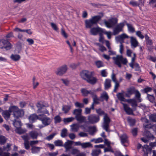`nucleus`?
Here are the masks:
<instances>
[{
    "instance_id": "f257e3e1",
    "label": "nucleus",
    "mask_w": 156,
    "mask_h": 156,
    "mask_svg": "<svg viewBox=\"0 0 156 156\" xmlns=\"http://www.w3.org/2000/svg\"><path fill=\"white\" fill-rule=\"evenodd\" d=\"M94 73L87 70H83L80 73V76L83 80L92 85H94L98 81L97 79L93 76Z\"/></svg>"
},
{
    "instance_id": "f03ea898",
    "label": "nucleus",
    "mask_w": 156,
    "mask_h": 156,
    "mask_svg": "<svg viewBox=\"0 0 156 156\" xmlns=\"http://www.w3.org/2000/svg\"><path fill=\"white\" fill-rule=\"evenodd\" d=\"M101 19V16L97 15L92 17L89 20H86L85 21L86 27L87 28H91L92 26L97 24Z\"/></svg>"
},
{
    "instance_id": "7ed1b4c3",
    "label": "nucleus",
    "mask_w": 156,
    "mask_h": 156,
    "mask_svg": "<svg viewBox=\"0 0 156 156\" xmlns=\"http://www.w3.org/2000/svg\"><path fill=\"white\" fill-rule=\"evenodd\" d=\"M112 59L114 60L115 64L120 68L122 67L121 64L126 65L128 63L127 58H124L122 55H117L116 57H113Z\"/></svg>"
},
{
    "instance_id": "20e7f679",
    "label": "nucleus",
    "mask_w": 156,
    "mask_h": 156,
    "mask_svg": "<svg viewBox=\"0 0 156 156\" xmlns=\"http://www.w3.org/2000/svg\"><path fill=\"white\" fill-rule=\"evenodd\" d=\"M87 122L90 124H94L99 122L100 120V117L98 115L92 114L87 116Z\"/></svg>"
},
{
    "instance_id": "39448f33",
    "label": "nucleus",
    "mask_w": 156,
    "mask_h": 156,
    "mask_svg": "<svg viewBox=\"0 0 156 156\" xmlns=\"http://www.w3.org/2000/svg\"><path fill=\"white\" fill-rule=\"evenodd\" d=\"M118 19L116 17H112L109 19L108 21L105 20L104 23L107 27L111 28L115 26L117 23Z\"/></svg>"
},
{
    "instance_id": "423d86ee",
    "label": "nucleus",
    "mask_w": 156,
    "mask_h": 156,
    "mask_svg": "<svg viewBox=\"0 0 156 156\" xmlns=\"http://www.w3.org/2000/svg\"><path fill=\"white\" fill-rule=\"evenodd\" d=\"M39 120L42 122L44 126L49 125L52 122V119L45 115H39Z\"/></svg>"
},
{
    "instance_id": "0eeeda50",
    "label": "nucleus",
    "mask_w": 156,
    "mask_h": 156,
    "mask_svg": "<svg viewBox=\"0 0 156 156\" xmlns=\"http://www.w3.org/2000/svg\"><path fill=\"white\" fill-rule=\"evenodd\" d=\"M37 107L38 108L37 111V112L38 113H41V114L40 115H44L45 114H47L48 115H49L48 111L44 108L45 106L40 102H38L36 105Z\"/></svg>"
},
{
    "instance_id": "6e6552de",
    "label": "nucleus",
    "mask_w": 156,
    "mask_h": 156,
    "mask_svg": "<svg viewBox=\"0 0 156 156\" xmlns=\"http://www.w3.org/2000/svg\"><path fill=\"white\" fill-rule=\"evenodd\" d=\"M11 48V44L8 41L5 39L0 40V48H4L6 50H9Z\"/></svg>"
},
{
    "instance_id": "1a4fd4ad",
    "label": "nucleus",
    "mask_w": 156,
    "mask_h": 156,
    "mask_svg": "<svg viewBox=\"0 0 156 156\" xmlns=\"http://www.w3.org/2000/svg\"><path fill=\"white\" fill-rule=\"evenodd\" d=\"M124 25L125 24L124 22L120 23L117 24L113 30V35H117L120 32L122 31L123 28L124 27Z\"/></svg>"
},
{
    "instance_id": "9d476101",
    "label": "nucleus",
    "mask_w": 156,
    "mask_h": 156,
    "mask_svg": "<svg viewBox=\"0 0 156 156\" xmlns=\"http://www.w3.org/2000/svg\"><path fill=\"white\" fill-rule=\"evenodd\" d=\"M101 33H104V29L99 27H92L90 30V34L94 36Z\"/></svg>"
},
{
    "instance_id": "9b49d317",
    "label": "nucleus",
    "mask_w": 156,
    "mask_h": 156,
    "mask_svg": "<svg viewBox=\"0 0 156 156\" xmlns=\"http://www.w3.org/2000/svg\"><path fill=\"white\" fill-rule=\"evenodd\" d=\"M68 69L67 66L64 65L57 69L56 73L58 75L62 76L66 72Z\"/></svg>"
},
{
    "instance_id": "f8f14e48",
    "label": "nucleus",
    "mask_w": 156,
    "mask_h": 156,
    "mask_svg": "<svg viewBox=\"0 0 156 156\" xmlns=\"http://www.w3.org/2000/svg\"><path fill=\"white\" fill-rule=\"evenodd\" d=\"M129 37V36L125 33H123L115 37V40L119 42L120 44H122L124 42V40Z\"/></svg>"
},
{
    "instance_id": "ddd939ff",
    "label": "nucleus",
    "mask_w": 156,
    "mask_h": 156,
    "mask_svg": "<svg viewBox=\"0 0 156 156\" xmlns=\"http://www.w3.org/2000/svg\"><path fill=\"white\" fill-rule=\"evenodd\" d=\"M121 103L123 105L124 110L127 114L128 115H134L133 110L128 105L122 102H121Z\"/></svg>"
},
{
    "instance_id": "4468645a",
    "label": "nucleus",
    "mask_w": 156,
    "mask_h": 156,
    "mask_svg": "<svg viewBox=\"0 0 156 156\" xmlns=\"http://www.w3.org/2000/svg\"><path fill=\"white\" fill-rule=\"evenodd\" d=\"M136 90L134 87L132 86L130 87L127 89V92L125 94L126 97L130 98L131 95L135 94Z\"/></svg>"
},
{
    "instance_id": "2eb2a0df",
    "label": "nucleus",
    "mask_w": 156,
    "mask_h": 156,
    "mask_svg": "<svg viewBox=\"0 0 156 156\" xmlns=\"http://www.w3.org/2000/svg\"><path fill=\"white\" fill-rule=\"evenodd\" d=\"M143 151L144 152V156H148V154H151V153L152 148L149 147L147 145H144L142 147Z\"/></svg>"
},
{
    "instance_id": "dca6fc26",
    "label": "nucleus",
    "mask_w": 156,
    "mask_h": 156,
    "mask_svg": "<svg viewBox=\"0 0 156 156\" xmlns=\"http://www.w3.org/2000/svg\"><path fill=\"white\" fill-rule=\"evenodd\" d=\"M130 38V42L131 46L132 48H135L138 46L139 43L135 37L131 36Z\"/></svg>"
},
{
    "instance_id": "f3484780",
    "label": "nucleus",
    "mask_w": 156,
    "mask_h": 156,
    "mask_svg": "<svg viewBox=\"0 0 156 156\" xmlns=\"http://www.w3.org/2000/svg\"><path fill=\"white\" fill-rule=\"evenodd\" d=\"M24 114V112L23 110L18 109L14 114H13L15 119H18L19 117L23 116Z\"/></svg>"
},
{
    "instance_id": "a211bd4d",
    "label": "nucleus",
    "mask_w": 156,
    "mask_h": 156,
    "mask_svg": "<svg viewBox=\"0 0 156 156\" xmlns=\"http://www.w3.org/2000/svg\"><path fill=\"white\" fill-rule=\"evenodd\" d=\"M119 137L122 144L124 146H126L124 144L128 142V137L127 135L123 134L120 136Z\"/></svg>"
},
{
    "instance_id": "6ab92c4d",
    "label": "nucleus",
    "mask_w": 156,
    "mask_h": 156,
    "mask_svg": "<svg viewBox=\"0 0 156 156\" xmlns=\"http://www.w3.org/2000/svg\"><path fill=\"white\" fill-rule=\"evenodd\" d=\"M75 118L80 123H86V117L83 116L82 114L77 116H75Z\"/></svg>"
},
{
    "instance_id": "aec40b11",
    "label": "nucleus",
    "mask_w": 156,
    "mask_h": 156,
    "mask_svg": "<svg viewBox=\"0 0 156 156\" xmlns=\"http://www.w3.org/2000/svg\"><path fill=\"white\" fill-rule=\"evenodd\" d=\"M72 143V141L68 140L65 142L64 145H63L62 146L65 148L66 151H69L70 149L71 148V145Z\"/></svg>"
},
{
    "instance_id": "412c9836",
    "label": "nucleus",
    "mask_w": 156,
    "mask_h": 156,
    "mask_svg": "<svg viewBox=\"0 0 156 156\" xmlns=\"http://www.w3.org/2000/svg\"><path fill=\"white\" fill-rule=\"evenodd\" d=\"M40 116H39L35 114H34L30 115L29 118V120L30 122L32 123L35 121L36 120L38 119L39 120V118Z\"/></svg>"
},
{
    "instance_id": "4be33fe9",
    "label": "nucleus",
    "mask_w": 156,
    "mask_h": 156,
    "mask_svg": "<svg viewBox=\"0 0 156 156\" xmlns=\"http://www.w3.org/2000/svg\"><path fill=\"white\" fill-rule=\"evenodd\" d=\"M29 135L32 139L34 140L37 138L38 133L37 131L33 130L29 133Z\"/></svg>"
},
{
    "instance_id": "5701e85b",
    "label": "nucleus",
    "mask_w": 156,
    "mask_h": 156,
    "mask_svg": "<svg viewBox=\"0 0 156 156\" xmlns=\"http://www.w3.org/2000/svg\"><path fill=\"white\" fill-rule=\"evenodd\" d=\"M124 93V91L123 90H122V92L118 93L116 94V96L118 99L119 101H126V99L123 95Z\"/></svg>"
},
{
    "instance_id": "b1692460",
    "label": "nucleus",
    "mask_w": 156,
    "mask_h": 156,
    "mask_svg": "<svg viewBox=\"0 0 156 156\" xmlns=\"http://www.w3.org/2000/svg\"><path fill=\"white\" fill-rule=\"evenodd\" d=\"M42 149L41 147L35 146H32L31 148V153L33 154H36L39 153L40 150Z\"/></svg>"
},
{
    "instance_id": "393cba45",
    "label": "nucleus",
    "mask_w": 156,
    "mask_h": 156,
    "mask_svg": "<svg viewBox=\"0 0 156 156\" xmlns=\"http://www.w3.org/2000/svg\"><path fill=\"white\" fill-rule=\"evenodd\" d=\"M10 112L9 110L3 111L2 112V115L4 118L6 120H8L9 118L10 115Z\"/></svg>"
},
{
    "instance_id": "a878e982",
    "label": "nucleus",
    "mask_w": 156,
    "mask_h": 156,
    "mask_svg": "<svg viewBox=\"0 0 156 156\" xmlns=\"http://www.w3.org/2000/svg\"><path fill=\"white\" fill-rule=\"evenodd\" d=\"M124 23H126V24L128 30L129 32L131 33H133L135 32V28L132 26L131 24L128 23L126 21H124Z\"/></svg>"
},
{
    "instance_id": "bb28decb",
    "label": "nucleus",
    "mask_w": 156,
    "mask_h": 156,
    "mask_svg": "<svg viewBox=\"0 0 156 156\" xmlns=\"http://www.w3.org/2000/svg\"><path fill=\"white\" fill-rule=\"evenodd\" d=\"M10 58L13 61L16 62L19 60L20 58V56L18 54H12L10 56Z\"/></svg>"
},
{
    "instance_id": "cd10ccee",
    "label": "nucleus",
    "mask_w": 156,
    "mask_h": 156,
    "mask_svg": "<svg viewBox=\"0 0 156 156\" xmlns=\"http://www.w3.org/2000/svg\"><path fill=\"white\" fill-rule=\"evenodd\" d=\"M71 130L73 132H77L79 129V125L77 123L73 124L70 126Z\"/></svg>"
},
{
    "instance_id": "c85d7f7f",
    "label": "nucleus",
    "mask_w": 156,
    "mask_h": 156,
    "mask_svg": "<svg viewBox=\"0 0 156 156\" xmlns=\"http://www.w3.org/2000/svg\"><path fill=\"white\" fill-rule=\"evenodd\" d=\"M146 99L152 103H155V98L153 94L151 95L147 94V96Z\"/></svg>"
},
{
    "instance_id": "c756f323",
    "label": "nucleus",
    "mask_w": 156,
    "mask_h": 156,
    "mask_svg": "<svg viewBox=\"0 0 156 156\" xmlns=\"http://www.w3.org/2000/svg\"><path fill=\"white\" fill-rule=\"evenodd\" d=\"M82 111L81 108L75 109L73 111V114L75 116H77L82 114Z\"/></svg>"
},
{
    "instance_id": "7c9ffc66",
    "label": "nucleus",
    "mask_w": 156,
    "mask_h": 156,
    "mask_svg": "<svg viewBox=\"0 0 156 156\" xmlns=\"http://www.w3.org/2000/svg\"><path fill=\"white\" fill-rule=\"evenodd\" d=\"M111 80L109 79H106L105 83V89H107L111 87Z\"/></svg>"
},
{
    "instance_id": "2f4dec72",
    "label": "nucleus",
    "mask_w": 156,
    "mask_h": 156,
    "mask_svg": "<svg viewBox=\"0 0 156 156\" xmlns=\"http://www.w3.org/2000/svg\"><path fill=\"white\" fill-rule=\"evenodd\" d=\"M16 132L20 134H24L27 131L26 129H23L21 128V127L16 128L15 130Z\"/></svg>"
},
{
    "instance_id": "473e14b6",
    "label": "nucleus",
    "mask_w": 156,
    "mask_h": 156,
    "mask_svg": "<svg viewBox=\"0 0 156 156\" xmlns=\"http://www.w3.org/2000/svg\"><path fill=\"white\" fill-rule=\"evenodd\" d=\"M145 38L146 41V44L147 45H151L153 44L152 40L149 38L148 35L146 34L145 35Z\"/></svg>"
},
{
    "instance_id": "72a5a7b5",
    "label": "nucleus",
    "mask_w": 156,
    "mask_h": 156,
    "mask_svg": "<svg viewBox=\"0 0 156 156\" xmlns=\"http://www.w3.org/2000/svg\"><path fill=\"white\" fill-rule=\"evenodd\" d=\"M18 109L19 108L17 106H11L9 107V110L10 112H13V114H14Z\"/></svg>"
},
{
    "instance_id": "f704fd0d",
    "label": "nucleus",
    "mask_w": 156,
    "mask_h": 156,
    "mask_svg": "<svg viewBox=\"0 0 156 156\" xmlns=\"http://www.w3.org/2000/svg\"><path fill=\"white\" fill-rule=\"evenodd\" d=\"M89 129V133L90 135H93L96 131V127L95 126H89L88 127Z\"/></svg>"
},
{
    "instance_id": "c9c22d12",
    "label": "nucleus",
    "mask_w": 156,
    "mask_h": 156,
    "mask_svg": "<svg viewBox=\"0 0 156 156\" xmlns=\"http://www.w3.org/2000/svg\"><path fill=\"white\" fill-rule=\"evenodd\" d=\"M16 119H15L13 122V125L14 127L16 128L21 127L22 126L21 122L20 121L16 120Z\"/></svg>"
},
{
    "instance_id": "e433bc0d",
    "label": "nucleus",
    "mask_w": 156,
    "mask_h": 156,
    "mask_svg": "<svg viewBox=\"0 0 156 156\" xmlns=\"http://www.w3.org/2000/svg\"><path fill=\"white\" fill-rule=\"evenodd\" d=\"M144 133L146 136L148 138L154 139L155 138L154 136L151 134L149 131H148L146 129L144 131Z\"/></svg>"
},
{
    "instance_id": "4c0bfd02",
    "label": "nucleus",
    "mask_w": 156,
    "mask_h": 156,
    "mask_svg": "<svg viewBox=\"0 0 156 156\" xmlns=\"http://www.w3.org/2000/svg\"><path fill=\"white\" fill-rule=\"evenodd\" d=\"M96 112L98 114V115L99 116H101L103 115H105V114H107L101 108H99L96 109Z\"/></svg>"
},
{
    "instance_id": "58836bf2",
    "label": "nucleus",
    "mask_w": 156,
    "mask_h": 156,
    "mask_svg": "<svg viewBox=\"0 0 156 156\" xmlns=\"http://www.w3.org/2000/svg\"><path fill=\"white\" fill-rule=\"evenodd\" d=\"M128 122L130 126H133L135 125L136 121L135 119L130 117L128 118Z\"/></svg>"
},
{
    "instance_id": "ea45409f",
    "label": "nucleus",
    "mask_w": 156,
    "mask_h": 156,
    "mask_svg": "<svg viewBox=\"0 0 156 156\" xmlns=\"http://www.w3.org/2000/svg\"><path fill=\"white\" fill-rule=\"evenodd\" d=\"M81 92L83 96L87 97L89 93V90H88L86 88H82L81 90Z\"/></svg>"
},
{
    "instance_id": "a19ab883",
    "label": "nucleus",
    "mask_w": 156,
    "mask_h": 156,
    "mask_svg": "<svg viewBox=\"0 0 156 156\" xmlns=\"http://www.w3.org/2000/svg\"><path fill=\"white\" fill-rule=\"evenodd\" d=\"M67 130L66 128H64L61 130V136L62 138H65L67 136Z\"/></svg>"
},
{
    "instance_id": "79ce46f5",
    "label": "nucleus",
    "mask_w": 156,
    "mask_h": 156,
    "mask_svg": "<svg viewBox=\"0 0 156 156\" xmlns=\"http://www.w3.org/2000/svg\"><path fill=\"white\" fill-rule=\"evenodd\" d=\"M100 98H102L103 100H105L106 101H107L109 98L108 96L107 93L105 92L103 93L100 96Z\"/></svg>"
},
{
    "instance_id": "37998d69",
    "label": "nucleus",
    "mask_w": 156,
    "mask_h": 156,
    "mask_svg": "<svg viewBox=\"0 0 156 156\" xmlns=\"http://www.w3.org/2000/svg\"><path fill=\"white\" fill-rule=\"evenodd\" d=\"M135 94L136 100L139 102H141V100L140 99L141 94L139 91L137 90Z\"/></svg>"
},
{
    "instance_id": "c03bdc74",
    "label": "nucleus",
    "mask_w": 156,
    "mask_h": 156,
    "mask_svg": "<svg viewBox=\"0 0 156 156\" xmlns=\"http://www.w3.org/2000/svg\"><path fill=\"white\" fill-rule=\"evenodd\" d=\"M92 147V144L89 142L82 143V147L83 148H88Z\"/></svg>"
},
{
    "instance_id": "a18cd8bd",
    "label": "nucleus",
    "mask_w": 156,
    "mask_h": 156,
    "mask_svg": "<svg viewBox=\"0 0 156 156\" xmlns=\"http://www.w3.org/2000/svg\"><path fill=\"white\" fill-rule=\"evenodd\" d=\"M12 144L10 143H7V145L6 146H4L3 147L2 149L4 151H9L11 149V146Z\"/></svg>"
},
{
    "instance_id": "49530a36",
    "label": "nucleus",
    "mask_w": 156,
    "mask_h": 156,
    "mask_svg": "<svg viewBox=\"0 0 156 156\" xmlns=\"http://www.w3.org/2000/svg\"><path fill=\"white\" fill-rule=\"evenodd\" d=\"M152 90V88L148 87H147L144 88L143 90H141L144 93L148 94L149 92H151Z\"/></svg>"
},
{
    "instance_id": "de8ad7c7",
    "label": "nucleus",
    "mask_w": 156,
    "mask_h": 156,
    "mask_svg": "<svg viewBox=\"0 0 156 156\" xmlns=\"http://www.w3.org/2000/svg\"><path fill=\"white\" fill-rule=\"evenodd\" d=\"M70 109V106L69 105L63 106L62 108V110L64 112V113H67Z\"/></svg>"
},
{
    "instance_id": "09e8293b",
    "label": "nucleus",
    "mask_w": 156,
    "mask_h": 156,
    "mask_svg": "<svg viewBox=\"0 0 156 156\" xmlns=\"http://www.w3.org/2000/svg\"><path fill=\"white\" fill-rule=\"evenodd\" d=\"M101 152L100 149L94 150L92 151L91 154L92 156H98V155Z\"/></svg>"
},
{
    "instance_id": "8fccbe9b",
    "label": "nucleus",
    "mask_w": 156,
    "mask_h": 156,
    "mask_svg": "<svg viewBox=\"0 0 156 156\" xmlns=\"http://www.w3.org/2000/svg\"><path fill=\"white\" fill-rule=\"evenodd\" d=\"M95 64L98 68L103 67L104 64L103 62L101 61L98 60L95 62Z\"/></svg>"
},
{
    "instance_id": "3c124183",
    "label": "nucleus",
    "mask_w": 156,
    "mask_h": 156,
    "mask_svg": "<svg viewBox=\"0 0 156 156\" xmlns=\"http://www.w3.org/2000/svg\"><path fill=\"white\" fill-rule=\"evenodd\" d=\"M54 144L56 146H62L63 142L61 140H58L55 141Z\"/></svg>"
},
{
    "instance_id": "603ef678",
    "label": "nucleus",
    "mask_w": 156,
    "mask_h": 156,
    "mask_svg": "<svg viewBox=\"0 0 156 156\" xmlns=\"http://www.w3.org/2000/svg\"><path fill=\"white\" fill-rule=\"evenodd\" d=\"M104 123H109L110 122V119L107 114H105L104 117Z\"/></svg>"
},
{
    "instance_id": "864d4df0",
    "label": "nucleus",
    "mask_w": 156,
    "mask_h": 156,
    "mask_svg": "<svg viewBox=\"0 0 156 156\" xmlns=\"http://www.w3.org/2000/svg\"><path fill=\"white\" fill-rule=\"evenodd\" d=\"M6 139L5 136L0 135V144H4L6 142Z\"/></svg>"
},
{
    "instance_id": "5fc2aeb1",
    "label": "nucleus",
    "mask_w": 156,
    "mask_h": 156,
    "mask_svg": "<svg viewBox=\"0 0 156 156\" xmlns=\"http://www.w3.org/2000/svg\"><path fill=\"white\" fill-rule=\"evenodd\" d=\"M74 105L76 107L80 108H83L84 107V104L80 103L78 102H75L74 104Z\"/></svg>"
},
{
    "instance_id": "6e6d98bb",
    "label": "nucleus",
    "mask_w": 156,
    "mask_h": 156,
    "mask_svg": "<svg viewBox=\"0 0 156 156\" xmlns=\"http://www.w3.org/2000/svg\"><path fill=\"white\" fill-rule=\"evenodd\" d=\"M74 119L73 117H70L67 118H65L63 119V122L65 123L69 122H72Z\"/></svg>"
},
{
    "instance_id": "4d7b16f0",
    "label": "nucleus",
    "mask_w": 156,
    "mask_h": 156,
    "mask_svg": "<svg viewBox=\"0 0 156 156\" xmlns=\"http://www.w3.org/2000/svg\"><path fill=\"white\" fill-rule=\"evenodd\" d=\"M150 120L154 122H156V114H152L149 116Z\"/></svg>"
},
{
    "instance_id": "13d9d810",
    "label": "nucleus",
    "mask_w": 156,
    "mask_h": 156,
    "mask_svg": "<svg viewBox=\"0 0 156 156\" xmlns=\"http://www.w3.org/2000/svg\"><path fill=\"white\" fill-rule=\"evenodd\" d=\"M55 123H60L61 121V117L58 115L56 116L54 118Z\"/></svg>"
},
{
    "instance_id": "bf43d9fd",
    "label": "nucleus",
    "mask_w": 156,
    "mask_h": 156,
    "mask_svg": "<svg viewBox=\"0 0 156 156\" xmlns=\"http://www.w3.org/2000/svg\"><path fill=\"white\" fill-rule=\"evenodd\" d=\"M136 35L141 39L145 37V36L143 35L140 31H137L136 32Z\"/></svg>"
},
{
    "instance_id": "052dcab7",
    "label": "nucleus",
    "mask_w": 156,
    "mask_h": 156,
    "mask_svg": "<svg viewBox=\"0 0 156 156\" xmlns=\"http://www.w3.org/2000/svg\"><path fill=\"white\" fill-rule=\"evenodd\" d=\"M108 151L112 153H113L114 152L113 150L112 149L111 146H108V147H105L104 148V152Z\"/></svg>"
},
{
    "instance_id": "680f3d73",
    "label": "nucleus",
    "mask_w": 156,
    "mask_h": 156,
    "mask_svg": "<svg viewBox=\"0 0 156 156\" xmlns=\"http://www.w3.org/2000/svg\"><path fill=\"white\" fill-rule=\"evenodd\" d=\"M138 132V128H134L131 130V133L133 136H136L137 135Z\"/></svg>"
},
{
    "instance_id": "e2e57ef3",
    "label": "nucleus",
    "mask_w": 156,
    "mask_h": 156,
    "mask_svg": "<svg viewBox=\"0 0 156 156\" xmlns=\"http://www.w3.org/2000/svg\"><path fill=\"white\" fill-rule=\"evenodd\" d=\"M56 134L55 133H54L51 134L49 136H48L46 137V139L48 140H51L54 137V136Z\"/></svg>"
},
{
    "instance_id": "0e129e2a",
    "label": "nucleus",
    "mask_w": 156,
    "mask_h": 156,
    "mask_svg": "<svg viewBox=\"0 0 156 156\" xmlns=\"http://www.w3.org/2000/svg\"><path fill=\"white\" fill-rule=\"evenodd\" d=\"M109 123H103V128L107 132H108Z\"/></svg>"
},
{
    "instance_id": "69168bd1",
    "label": "nucleus",
    "mask_w": 156,
    "mask_h": 156,
    "mask_svg": "<svg viewBox=\"0 0 156 156\" xmlns=\"http://www.w3.org/2000/svg\"><path fill=\"white\" fill-rule=\"evenodd\" d=\"M80 152V151L76 149H73L71 151V153L73 155L77 154Z\"/></svg>"
},
{
    "instance_id": "338daca9",
    "label": "nucleus",
    "mask_w": 156,
    "mask_h": 156,
    "mask_svg": "<svg viewBox=\"0 0 156 156\" xmlns=\"http://www.w3.org/2000/svg\"><path fill=\"white\" fill-rule=\"evenodd\" d=\"M61 33L62 35L66 38H67L68 36L63 28H62L61 30Z\"/></svg>"
},
{
    "instance_id": "774afa93",
    "label": "nucleus",
    "mask_w": 156,
    "mask_h": 156,
    "mask_svg": "<svg viewBox=\"0 0 156 156\" xmlns=\"http://www.w3.org/2000/svg\"><path fill=\"white\" fill-rule=\"evenodd\" d=\"M93 103L95 104H99V99L98 98L97 96H95V97L93 98Z\"/></svg>"
}]
</instances>
